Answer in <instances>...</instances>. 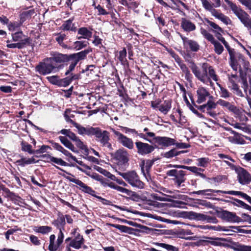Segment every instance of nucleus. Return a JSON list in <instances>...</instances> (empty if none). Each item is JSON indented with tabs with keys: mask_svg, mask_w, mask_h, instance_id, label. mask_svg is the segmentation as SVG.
<instances>
[{
	"mask_svg": "<svg viewBox=\"0 0 251 251\" xmlns=\"http://www.w3.org/2000/svg\"><path fill=\"white\" fill-rule=\"evenodd\" d=\"M230 7L234 14L238 17L241 23L246 27L251 36V18L250 15L240 7L229 0H224Z\"/></svg>",
	"mask_w": 251,
	"mask_h": 251,
	"instance_id": "1",
	"label": "nucleus"
},
{
	"mask_svg": "<svg viewBox=\"0 0 251 251\" xmlns=\"http://www.w3.org/2000/svg\"><path fill=\"white\" fill-rule=\"evenodd\" d=\"M189 67L199 80L205 84H207L208 83H212L210 79L208 77L207 65L206 64H202L201 70L193 62H190Z\"/></svg>",
	"mask_w": 251,
	"mask_h": 251,
	"instance_id": "2",
	"label": "nucleus"
},
{
	"mask_svg": "<svg viewBox=\"0 0 251 251\" xmlns=\"http://www.w3.org/2000/svg\"><path fill=\"white\" fill-rule=\"evenodd\" d=\"M116 172L132 187L139 189L143 188L144 183L140 180L139 176L134 171H128L126 173L117 171Z\"/></svg>",
	"mask_w": 251,
	"mask_h": 251,
	"instance_id": "3",
	"label": "nucleus"
},
{
	"mask_svg": "<svg viewBox=\"0 0 251 251\" xmlns=\"http://www.w3.org/2000/svg\"><path fill=\"white\" fill-rule=\"evenodd\" d=\"M63 67V65H60L59 67L55 66L52 61L48 60V58H47L43 62H41L38 65L36 69L39 74L46 75L52 72H56Z\"/></svg>",
	"mask_w": 251,
	"mask_h": 251,
	"instance_id": "4",
	"label": "nucleus"
},
{
	"mask_svg": "<svg viewBox=\"0 0 251 251\" xmlns=\"http://www.w3.org/2000/svg\"><path fill=\"white\" fill-rule=\"evenodd\" d=\"M95 136L96 140L100 142L102 146L108 148L111 147L109 143V134L106 130H101L99 127H96L94 135Z\"/></svg>",
	"mask_w": 251,
	"mask_h": 251,
	"instance_id": "5",
	"label": "nucleus"
},
{
	"mask_svg": "<svg viewBox=\"0 0 251 251\" xmlns=\"http://www.w3.org/2000/svg\"><path fill=\"white\" fill-rule=\"evenodd\" d=\"M74 177H71L68 176H67L66 178L69 180L70 181L75 183L76 185L79 186V188L80 190L84 192L85 193H88L89 194L91 195L92 196H95L97 198L101 201H107L103 198H102L101 197L95 196L94 194L95 193V191L93 190L90 187L87 186L81 180L78 179H76L74 178Z\"/></svg>",
	"mask_w": 251,
	"mask_h": 251,
	"instance_id": "6",
	"label": "nucleus"
},
{
	"mask_svg": "<svg viewBox=\"0 0 251 251\" xmlns=\"http://www.w3.org/2000/svg\"><path fill=\"white\" fill-rule=\"evenodd\" d=\"M111 130L113 133L115 137L117 139V140L120 144L129 150L133 149L134 143L132 139L126 137L113 128H112Z\"/></svg>",
	"mask_w": 251,
	"mask_h": 251,
	"instance_id": "7",
	"label": "nucleus"
},
{
	"mask_svg": "<svg viewBox=\"0 0 251 251\" xmlns=\"http://www.w3.org/2000/svg\"><path fill=\"white\" fill-rule=\"evenodd\" d=\"M135 144L137 153L141 155L150 154L155 149L153 146L141 141H136Z\"/></svg>",
	"mask_w": 251,
	"mask_h": 251,
	"instance_id": "8",
	"label": "nucleus"
},
{
	"mask_svg": "<svg viewBox=\"0 0 251 251\" xmlns=\"http://www.w3.org/2000/svg\"><path fill=\"white\" fill-rule=\"evenodd\" d=\"M235 172L237 174V178L239 182L245 185L249 184L251 181L250 174L244 168L238 167L235 168Z\"/></svg>",
	"mask_w": 251,
	"mask_h": 251,
	"instance_id": "9",
	"label": "nucleus"
},
{
	"mask_svg": "<svg viewBox=\"0 0 251 251\" xmlns=\"http://www.w3.org/2000/svg\"><path fill=\"white\" fill-rule=\"evenodd\" d=\"M197 100L196 102L198 104H201L205 102L207 99H212V96L208 89L203 87H199L197 90Z\"/></svg>",
	"mask_w": 251,
	"mask_h": 251,
	"instance_id": "10",
	"label": "nucleus"
},
{
	"mask_svg": "<svg viewBox=\"0 0 251 251\" xmlns=\"http://www.w3.org/2000/svg\"><path fill=\"white\" fill-rule=\"evenodd\" d=\"M167 175L169 176L175 177L173 178L175 182L178 187H180L182 183L185 181V172L182 170H171L167 172Z\"/></svg>",
	"mask_w": 251,
	"mask_h": 251,
	"instance_id": "11",
	"label": "nucleus"
},
{
	"mask_svg": "<svg viewBox=\"0 0 251 251\" xmlns=\"http://www.w3.org/2000/svg\"><path fill=\"white\" fill-rule=\"evenodd\" d=\"M114 157L119 164H125L129 160V154L126 150L122 148L115 152Z\"/></svg>",
	"mask_w": 251,
	"mask_h": 251,
	"instance_id": "12",
	"label": "nucleus"
},
{
	"mask_svg": "<svg viewBox=\"0 0 251 251\" xmlns=\"http://www.w3.org/2000/svg\"><path fill=\"white\" fill-rule=\"evenodd\" d=\"M220 217L223 220L231 223L242 222L241 218L237 216L235 213L224 210L220 213Z\"/></svg>",
	"mask_w": 251,
	"mask_h": 251,
	"instance_id": "13",
	"label": "nucleus"
},
{
	"mask_svg": "<svg viewBox=\"0 0 251 251\" xmlns=\"http://www.w3.org/2000/svg\"><path fill=\"white\" fill-rule=\"evenodd\" d=\"M71 166L76 168L77 169H78V170L80 171L81 172L85 173L86 175L89 176L92 178H93L96 180H97L98 181H100L101 183V184L104 183V179L103 177L102 176L99 175L98 174L96 173H91L90 172V170H85V169L82 168V167H80V166H79L75 164H72L71 165Z\"/></svg>",
	"mask_w": 251,
	"mask_h": 251,
	"instance_id": "14",
	"label": "nucleus"
},
{
	"mask_svg": "<svg viewBox=\"0 0 251 251\" xmlns=\"http://www.w3.org/2000/svg\"><path fill=\"white\" fill-rule=\"evenodd\" d=\"M181 38L186 49H189L194 52H197L199 50L200 45L197 41L189 39L188 38L182 36H181Z\"/></svg>",
	"mask_w": 251,
	"mask_h": 251,
	"instance_id": "15",
	"label": "nucleus"
},
{
	"mask_svg": "<svg viewBox=\"0 0 251 251\" xmlns=\"http://www.w3.org/2000/svg\"><path fill=\"white\" fill-rule=\"evenodd\" d=\"M74 125L77 128L78 133L82 135L93 136L96 129V127L90 126L84 127L76 123H75Z\"/></svg>",
	"mask_w": 251,
	"mask_h": 251,
	"instance_id": "16",
	"label": "nucleus"
},
{
	"mask_svg": "<svg viewBox=\"0 0 251 251\" xmlns=\"http://www.w3.org/2000/svg\"><path fill=\"white\" fill-rule=\"evenodd\" d=\"M217 103L223 107L227 108L235 115H239L240 114V110L231 102L222 99H219L217 101Z\"/></svg>",
	"mask_w": 251,
	"mask_h": 251,
	"instance_id": "17",
	"label": "nucleus"
},
{
	"mask_svg": "<svg viewBox=\"0 0 251 251\" xmlns=\"http://www.w3.org/2000/svg\"><path fill=\"white\" fill-rule=\"evenodd\" d=\"M155 143L162 147H169L175 144V139L168 137L155 136L154 139Z\"/></svg>",
	"mask_w": 251,
	"mask_h": 251,
	"instance_id": "18",
	"label": "nucleus"
},
{
	"mask_svg": "<svg viewBox=\"0 0 251 251\" xmlns=\"http://www.w3.org/2000/svg\"><path fill=\"white\" fill-rule=\"evenodd\" d=\"M191 215L197 220L206 221L207 223H217V219L214 217L209 216L203 214L191 212Z\"/></svg>",
	"mask_w": 251,
	"mask_h": 251,
	"instance_id": "19",
	"label": "nucleus"
},
{
	"mask_svg": "<svg viewBox=\"0 0 251 251\" xmlns=\"http://www.w3.org/2000/svg\"><path fill=\"white\" fill-rule=\"evenodd\" d=\"M70 55L64 54L58 52H54L51 54V57L48 58V60H51L52 63H65L70 61Z\"/></svg>",
	"mask_w": 251,
	"mask_h": 251,
	"instance_id": "20",
	"label": "nucleus"
},
{
	"mask_svg": "<svg viewBox=\"0 0 251 251\" xmlns=\"http://www.w3.org/2000/svg\"><path fill=\"white\" fill-rule=\"evenodd\" d=\"M84 239L82 235L77 233L69 243V246L76 250H79L84 244Z\"/></svg>",
	"mask_w": 251,
	"mask_h": 251,
	"instance_id": "21",
	"label": "nucleus"
},
{
	"mask_svg": "<svg viewBox=\"0 0 251 251\" xmlns=\"http://www.w3.org/2000/svg\"><path fill=\"white\" fill-rule=\"evenodd\" d=\"M230 56V65L234 71H237L239 68L238 61H244L243 57L241 54H236V52Z\"/></svg>",
	"mask_w": 251,
	"mask_h": 251,
	"instance_id": "22",
	"label": "nucleus"
},
{
	"mask_svg": "<svg viewBox=\"0 0 251 251\" xmlns=\"http://www.w3.org/2000/svg\"><path fill=\"white\" fill-rule=\"evenodd\" d=\"M181 27L186 32L192 31L196 29V26L190 20L182 18L181 22Z\"/></svg>",
	"mask_w": 251,
	"mask_h": 251,
	"instance_id": "23",
	"label": "nucleus"
},
{
	"mask_svg": "<svg viewBox=\"0 0 251 251\" xmlns=\"http://www.w3.org/2000/svg\"><path fill=\"white\" fill-rule=\"evenodd\" d=\"M90 51L89 50H85L78 53L71 54L70 55V59H73L76 63H78L80 60L85 59Z\"/></svg>",
	"mask_w": 251,
	"mask_h": 251,
	"instance_id": "24",
	"label": "nucleus"
},
{
	"mask_svg": "<svg viewBox=\"0 0 251 251\" xmlns=\"http://www.w3.org/2000/svg\"><path fill=\"white\" fill-rule=\"evenodd\" d=\"M52 224L56 226L57 228H63L66 224L65 216L61 212H58L57 213V218L52 222Z\"/></svg>",
	"mask_w": 251,
	"mask_h": 251,
	"instance_id": "25",
	"label": "nucleus"
},
{
	"mask_svg": "<svg viewBox=\"0 0 251 251\" xmlns=\"http://www.w3.org/2000/svg\"><path fill=\"white\" fill-rule=\"evenodd\" d=\"M56 237L54 234L50 236V244L49 246V250L50 251H60L59 248L61 244L58 243V241H55Z\"/></svg>",
	"mask_w": 251,
	"mask_h": 251,
	"instance_id": "26",
	"label": "nucleus"
},
{
	"mask_svg": "<svg viewBox=\"0 0 251 251\" xmlns=\"http://www.w3.org/2000/svg\"><path fill=\"white\" fill-rule=\"evenodd\" d=\"M172 107V100H165L161 103L159 107V110L164 115H166L170 110Z\"/></svg>",
	"mask_w": 251,
	"mask_h": 251,
	"instance_id": "27",
	"label": "nucleus"
},
{
	"mask_svg": "<svg viewBox=\"0 0 251 251\" xmlns=\"http://www.w3.org/2000/svg\"><path fill=\"white\" fill-rule=\"evenodd\" d=\"M78 34L81 35L78 38V39L84 38L89 40L92 36V32L85 27L80 28L78 30Z\"/></svg>",
	"mask_w": 251,
	"mask_h": 251,
	"instance_id": "28",
	"label": "nucleus"
},
{
	"mask_svg": "<svg viewBox=\"0 0 251 251\" xmlns=\"http://www.w3.org/2000/svg\"><path fill=\"white\" fill-rule=\"evenodd\" d=\"M231 132L234 135L233 137H229L228 140L231 143L237 144H244L245 143L244 140L236 132L231 130Z\"/></svg>",
	"mask_w": 251,
	"mask_h": 251,
	"instance_id": "29",
	"label": "nucleus"
},
{
	"mask_svg": "<svg viewBox=\"0 0 251 251\" xmlns=\"http://www.w3.org/2000/svg\"><path fill=\"white\" fill-rule=\"evenodd\" d=\"M216 85L220 89L219 95L221 98L227 99L231 96L232 93L229 92L227 89L223 87L219 83L216 82Z\"/></svg>",
	"mask_w": 251,
	"mask_h": 251,
	"instance_id": "30",
	"label": "nucleus"
},
{
	"mask_svg": "<svg viewBox=\"0 0 251 251\" xmlns=\"http://www.w3.org/2000/svg\"><path fill=\"white\" fill-rule=\"evenodd\" d=\"M179 66L182 73L184 74L185 79L188 81H191L193 76L187 66L183 62Z\"/></svg>",
	"mask_w": 251,
	"mask_h": 251,
	"instance_id": "31",
	"label": "nucleus"
},
{
	"mask_svg": "<svg viewBox=\"0 0 251 251\" xmlns=\"http://www.w3.org/2000/svg\"><path fill=\"white\" fill-rule=\"evenodd\" d=\"M73 19H69L65 21L61 25V28L63 30H71L75 31L76 29L75 27L74 24H73Z\"/></svg>",
	"mask_w": 251,
	"mask_h": 251,
	"instance_id": "32",
	"label": "nucleus"
},
{
	"mask_svg": "<svg viewBox=\"0 0 251 251\" xmlns=\"http://www.w3.org/2000/svg\"><path fill=\"white\" fill-rule=\"evenodd\" d=\"M59 140L66 148L74 152H77L78 151L75 148L74 146L65 137L59 136Z\"/></svg>",
	"mask_w": 251,
	"mask_h": 251,
	"instance_id": "33",
	"label": "nucleus"
},
{
	"mask_svg": "<svg viewBox=\"0 0 251 251\" xmlns=\"http://www.w3.org/2000/svg\"><path fill=\"white\" fill-rule=\"evenodd\" d=\"M186 151H177L175 149H173L171 150L170 151L166 152L162 154V156L164 157L167 158H171L174 156H176L182 153L185 152Z\"/></svg>",
	"mask_w": 251,
	"mask_h": 251,
	"instance_id": "34",
	"label": "nucleus"
},
{
	"mask_svg": "<svg viewBox=\"0 0 251 251\" xmlns=\"http://www.w3.org/2000/svg\"><path fill=\"white\" fill-rule=\"evenodd\" d=\"M33 229L36 232L45 234L50 232L52 228L49 226H36L33 227Z\"/></svg>",
	"mask_w": 251,
	"mask_h": 251,
	"instance_id": "35",
	"label": "nucleus"
},
{
	"mask_svg": "<svg viewBox=\"0 0 251 251\" xmlns=\"http://www.w3.org/2000/svg\"><path fill=\"white\" fill-rule=\"evenodd\" d=\"M198 166L206 168L211 162V160L208 157H201L197 159Z\"/></svg>",
	"mask_w": 251,
	"mask_h": 251,
	"instance_id": "36",
	"label": "nucleus"
},
{
	"mask_svg": "<svg viewBox=\"0 0 251 251\" xmlns=\"http://www.w3.org/2000/svg\"><path fill=\"white\" fill-rule=\"evenodd\" d=\"M108 225L116 228L120 230L121 232L124 233H130L131 231L132 230L131 227L126 226L120 225H115L113 224H108Z\"/></svg>",
	"mask_w": 251,
	"mask_h": 251,
	"instance_id": "37",
	"label": "nucleus"
},
{
	"mask_svg": "<svg viewBox=\"0 0 251 251\" xmlns=\"http://www.w3.org/2000/svg\"><path fill=\"white\" fill-rule=\"evenodd\" d=\"M220 191L219 190H215L213 189H208L203 190H199L197 191H194L191 192V194H197V195H202L205 196H210L211 193H218Z\"/></svg>",
	"mask_w": 251,
	"mask_h": 251,
	"instance_id": "38",
	"label": "nucleus"
},
{
	"mask_svg": "<svg viewBox=\"0 0 251 251\" xmlns=\"http://www.w3.org/2000/svg\"><path fill=\"white\" fill-rule=\"evenodd\" d=\"M242 88L244 89V92L246 94V99L248 102L250 107L251 109V98L249 97L247 94V90L248 89V83L246 79L244 78H242Z\"/></svg>",
	"mask_w": 251,
	"mask_h": 251,
	"instance_id": "39",
	"label": "nucleus"
},
{
	"mask_svg": "<svg viewBox=\"0 0 251 251\" xmlns=\"http://www.w3.org/2000/svg\"><path fill=\"white\" fill-rule=\"evenodd\" d=\"M207 74L208 77L210 79H213L214 81L217 82L219 78L217 75L216 74V72L212 67L207 66Z\"/></svg>",
	"mask_w": 251,
	"mask_h": 251,
	"instance_id": "40",
	"label": "nucleus"
},
{
	"mask_svg": "<svg viewBox=\"0 0 251 251\" xmlns=\"http://www.w3.org/2000/svg\"><path fill=\"white\" fill-rule=\"evenodd\" d=\"M232 93L236 96L239 97H244V94L242 92V90L240 88L238 84L234 85L232 87H229V88Z\"/></svg>",
	"mask_w": 251,
	"mask_h": 251,
	"instance_id": "41",
	"label": "nucleus"
},
{
	"mask_svg": "<svg viewBox=\"0 0 251 251\" xmlns=\"http://www.w3.org/2000/svg\"><path fill=\"white\" fill-rule=\"evenodd\" d=\"M153 244L159 246L161 248H164L169 251H178V249L172 245H168L165 243H154Z\"/></svg>",
	"mask_w": 251,
	"mask_h": 251,
	"instance_id": "42",
	"label": "nucleus"
},
{
	"mask_svg": "<svg viewBox=\"0 0 251 251\" xmlns=\"http://www.w3.org/2000/svg\"><path fill=\"white\" fill-rule=\"evenodd\" d=\"M209 239H210L209 240H204L203 242L207 244H209L214 246H221L222 245V243L219 241L220 240H223L222 238H216L213 239L212 238H209Z\"/></svg>",
	"mask_w": 251,
	"mask_h": 251,
	"instance_id": "43",
	"label": "nucleus"
},
{
	"mask_svg": "<svg viewBox=\"0 0 251 251\" xmlns=\"http://www.w3.org/2000/svg\"><path fill=\"white\" fill-rule=\"evenodd\" d=\"M201 33L203 37L208 41L210 42L211 44L216 40L211 34L203 28H201Z\"/></svg>",
	"mask_w": 251,
	"mask_h": 251,
	"instance_id": "44",
	"label": "nucleus"
},
{
	"mask_svg": "<svg viewBox=\"0 0 251 251\" xmlns=\"http://www.w3.org/2000/svg\"><path fill=\"white\" fill-rule=\"evenodd\" d=\"M233 250L235 251H251V246L237 244L233 247Z\"/></svg>",
	"mask_w": 251,
	"mask_h": 251,
	"instance_id": "45",
	"label": "nucleus"
},
{
	"mask_svg": "<svg viewBox=\"0 0 251 251\" xmlns=\"http://www.w3.org/2000/svg\"><path fill=\"white\" fill-rule=\"evenodd\" d=\"M214 47V51L218 55L222 54L224 50L223 46L217 41L215 40L212 43Z\"/></svg>",
	"mask_w": 251,
	"mask_h": 251,
	"instance_id": "46",
	"label": "nucleus"
},
{
	"mask_svg": "<svg viewBox=\"0 0 251 251\" xmlns=\"http://www.w3.org/2000/svg\"><path fill=\"white\" fill-rule=\"evenodd\" d=\"M217 104L218 103H217V102L215 103L211 100H209L206 104H203L201 107V108H205L206 109V110H212L216 108Z\"/></svg>",
	"mask_w": 251,
	"mask_h": 251,
	"instance_id": "47",
	"label": "nucleus"
},
{
	"mask_svg": "<svg viewBox=\"0 0 251 251\" xmlns=\"http://www.w3.org/2000/svg\"><path fill=\"white\" fill-rule=\"evenodd\" d=\"M51 163L55 167V166H56V165H55V164H57L62 166H68V164L64 160H63L61 158H57L55 157H53V158H52Z\"/></svg>",
	"mask_w": 251,
	"mask_h": 251,
	"instance_id": "48",
	"label": "nucleus"
},
{
	"mask_svg": "<svg viewBox=\"0 0 251 251\" xmlns=\"http://www.w3.org/2000/svg\"><path fill=\"white\" fill-rule=\"evenodd\" d=\"M88 42L86 41H76L74 43V48L76 50H79L81 49L86 47L88 45Z\"/></svg>",
	"mask_w": 251,
	"mask_h": 251,
	"instance_id": "49",
	"label": "nucleus"
},
{
	"mask_svg": "<svg viewBox=\"0 0 251 251\" xmlns=\"http://www.w3.org/2000/svg\"><path fill=\"white\" fill-rule=\"evenodd\" d=\"M22 150L25 151H27L30 154L35 153V151L32 150L31 145L28 143L23 142L22 143Z\"/></svg>",
	"mask_w": 251,
	"mask_h": 251,
	"instance_id": "50",
	"label": "nucleus"
},
{
	"mask_svg": "<svg viewBox=\"0 0 251 251\" xmlns=\"http://www.w3.org/2000/svg\"><path fill=\"white\" fill-rule=\"evenodd\" d=\"M126 50L125 48H124L123 50L120 51L119 56L118 58L122 64H124L126 61Z\"/></svg>",
	"mask_w": 251,
	"mask_h": 251,
	"instance_id": "51",
	"label": "nucleus"
},
{
	"mask_svg": "<svg viewBox=\"0 0 251 251\" xmlns=\"http://www.w3.org/2000/svg\"><path fill=\"white\" fill-rule=\"evenodd\" d=\"M207 23L213 28L214 32H223L222 29L215 23L209 20H207Z\"/></svg>",
	"mask_w": 251,
	"mask_h": 251,
	"instance_id": "52",
	"label": "nucleus"
},
{
	"mask_svg": "<svg viewBox=\"0 0 251 251\" xmlns=\"http://www.w3.org/2000/svg\"><path fill=\"white\" fill-rule=\"evenodd\" d=\"M59 86L66 87L71 83V79H70L69 76H68L64 78L59 79Z\"/></svg>",
	"mask_w": 251,
	"mask_h": 251,
	"instance_id": "53",
	"label": "nucleus"
},
{
	"mask_svg": "<svg viewBox=\"0 0 251 251\" xmlns=\"http://www.w3.org/2000/svg\"><path fill=\"white\" fill-rule=\"evenodd\" d=\"M29 43V39L28 38H26L22 40L21 41H20L18 43H16V48H18L19 49H22L25 47L26 44Z\"/></svg>",
	"mask_w": 251,
	"mask_h": 251,
	"instance_id": "54",
	"label": "nucleus"
},
{
	"mask_svg": "<svg viewBox=\"0 0 251 251\" xmlns=\"http://www.w3.org/2000/svg\"><path fill=\"white\" fill-rule=\"evenodd\" d=\"M23 34L22 31L16 32L12 34V40L15 42H20L23 39Z\"/></svg>",
	"mask_w": 251,
	"mask_h": 251,
	"instance_id": "55",
	"label": "nucleus"
},
{
	"mask_svg": "<svg viewBox=\"0 0 251 251\" xmlns=\"http://www.w3.org/2000/svg\"><path fill=\"white\" fill-rule=\"evenodd\" d=\"M152 163L151 161L147 162L146 164H144L143 166L141 168V170L144 175L146 176V173H148L152 166Z\"/></svg>",
	"mask_w": 251,
	"mask_h": 251,
	"instance_id": "56",
	"label": "nucleus"
},
{
	"mask_svg": "<svg viewBox=\"0 0 251 251\" xmlns=\"http://www.w3.org/2000/svg\"><path fill=\"white\" fill-rule=\"evenodd\" d=\"M47 79L49 81V82L51 84L57 85L58 86L59 83V78L57 76L53 75L51 76H48L47 77Z\"/></svg>",
	"mask_w": 251,
	"mask_h": 251,
	"instance_id": "57",
	"label": "nucleus"
},
{
	"mask_svg": "<svg viewBox=\"0 0 251 251\" xmlns=\"http://www.w3.org/2000/svg\"><path fill=\"white\" fill-rule=\"evenodd\" d=\"M234 127L240 129L243 131L247 132L248 130V128L245 126L244 124H241L238 123H236L232 125Z\"/></svg>",
	"mask_w": 251,
	"mask_h": 251,
	"instance_id": "58",
	"label": "nucleus"
},
{
	"mask_svg": "<svg viewBox=\"0 0 251 251\" xmlns=\"http://www.w3.org/2000/svg\"><path fill=\"white\" fill-rule=\"evenodd\" d=\"M222 43L224 44L225 48L227 50L229 55L232 54H234L235 52L234 49L230 48L229 46L228 45V43L225 40V39H221Z\"/></svg>",
	"mask_w": 251,
	"mask_h": 251,
	"instance_id": "59",
	"label": "nucleus"
},
{
	"mask_svg": "<svg viewBox=\"0 0 251 251\" xmlns=\"http://www.w3.org/2000/svg\"><path fill=\"white\" fill-rule=\"evenodd\" d=\"M22 23H20L17 22L13 23H10L8 25V27L9 30L14 31L16 28H18L21 25Z\"/></svg>",
	"mask_w": 251,
	"mask_h": 251,
	"instance_id": "60",
	"label": "nucleus"
},
{
	"mask_svg": "<svg viewBox=\"0 0 251 251\" xmlns=\"http://www.w3.org/2000/svg\"><path fill=\"white\" fill-rule=\"evenodd\" d=\"M70 61H71V62L69 66V69L65 73V75H68L71 72L74 70L75 66L77 64V63L73 59H70Z\"/></svg>",
	"mask_w": 251,
	"mask_h": 251,
	"instance_id": "61",
	"label": "nucleus"
},
{
	"mask_svg": "<svg viewBox=\"0 0 251 251\" xmlns=\"http://www.w3.org/2000/svg\"><path fill=\"white\" fill-rule=\"evenodd\" d=\"M116 190L121 193L126 194L128 196H130L131 193H132L131 191L118 185L116 187Z\"/></svg>",
	"mask_w": 251,
	"mask_h": 251,
	"instance_id": "62",
	"label": "nucleus"
},
{
	"mask_svg": "<svg viewBox=\"0 0 251 251\" xmlns=\"http://www.w3.org/2000/svg\"><path fill=\"white\" fill-rule=\"evenodd\" d=\"M218 19L221 20L222 22H223L226 25L230 24L231 23V21L230 20V19L228 17L225 16L223 14H221V15L220 16V17H219V18Z\"/></svg>",
	"mask_w": 251,
	"mask_h": 251,
	"instance_id": "63",
	"label": "nucleus"
},
{
	"mask_svg": "<svg viewBox=\"0 0 251 251\" xmlns=\"http://www.w3.org/2000/svg\"><path fill=\"white\" fill-rule=\"evenodd\" d=\"M75 145L81 150H86L87 148L86 146L83 144V143L78 138L75 141Z\"/></svg>",
	"mask_w": 251,
	"mask_h": 251,
	"instance_id": "64",
	"label": "nucleus"
}]
</instances>
